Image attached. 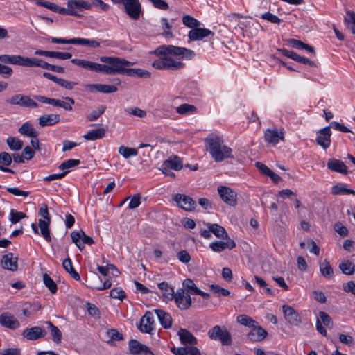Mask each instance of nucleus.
I'll return each mask as SVG.
<instances>
[{"label":"nucleus","mask_w":355,"mask_h":355,"mask_svg":"<svg viewBox=\"0 0 355 355\" xmlns=\"http://www.w3.org/2000/svg\"><path fill=\"white\" fill-rule=\"evenodd\" d=\"M105 111V106L101 105L98 110H93L87 116L88 121H94L98 119Z\"/></svg>","instance_id":"55"},{"label":"nucleus","mask_w":355,"mask_h":355,"mask_svg":"<svg viewBox=\"0 0 355 355\" xmlns=\"http://www.w3.org/2000/svg\"><path fill=\"white\" fill-rule=\"evenodd\" d=\"M339 268L345 275H350L355 271V265L349 260H344L339 264Z\"/></svg>","instance_id":"47"},{"label":"nucleus","mask_w":355,"mask_h":355,"mask_svg":"<svg viewBox=\"0 0 355 355\" xmlns=\"http://www.w3.org/2000/svg\"><path fill=\"white\" fill-rule=\"evenodd\" d=\"M236 321L241 325L248 327L250 329L255 327L256 324H258V322L253 320L251 317L244 314L238 315L236 318Z\"/></svg>","instance_id":"42"},{"label":"nucleus","mask_w":355,"mask_h":355,"mask_svg":"<svg viewBox=\"0 0 355 355\" xmlns=\"http://www.w3.org/2000/svg\"><path fill=\"white\" fill-rule=\"evenodd\" d=\"M139 328L141 332L150 334L154 328V318L151 312L147 311L141 317Z\"/></svg>","instance_id":"18"},{"label":"nucleus","mask_w":355,"mask_h":355,"mask_svg":"<svg viewBox=\"0 0 355 355\" xmlns=\"http://www.w3.org/2000/svg\"><path fill=\"white\" fill-rule=\"evenodd\" d=\"M207 226L208 227V229H209V231H211V233H213L216 237L221 239H225V238H229L225 229L223 227L219 225L218 224L207 223Z\"/></svg>","instance_id":"35"},{"label":"nucleus","mask_w":355,"mask_h":355,"mask_svg":"<svg viewBox=\"0 0 355 355\" xmlns=\"http://www.w3.org/2000/svg\"><path fill=\"white\" fill-rule=\"evenodd\" d=\"M80 163L79 159H69L63 162L59 166L58 168L60 170H65L69 168L77 166Z\"/></svg>","instance_id":"56"},{"label":"nucleus","mask_w":355,"mask_h":355,"mask_svg":"<svg viewBox=\"0 0 355 355\" xmlns=\"http://www.w3.org/2000/svg\"><path fill=\"white\" fill-rule=\"evenodd\" d=\"M316 144L323 149H327L331 144V130L330 127H324L319 130L316 133Z\"/></svg>","instance_id":"12"},{"label":"nucleus","mask_w":355,"mask_h":355,"mask_svg":"<svg viewBox=\"0 0 355 355\" xmlns=\"http://www.w3.org/2000/svg\"><path fill=\"white\" fill-rule=\"evenodd\" d=\"M119 153L124 158L127 159L130 157L137 156L138 155V150L136 148L121 146L119 148Z\"/></svg>","instance_id":"50"},{"label":"nucleus","mask_w":355,"mask_h":355,"mask_svg":"<svg viewBox=\"0 0 355 355\" xmlns=\"http://www.w3.org/2000/svg\"><path fill=\"white\" fill-rule=\"evenodd\" d=\"M284 138V133L282 130L279 131L277 129H266L264 133L265 141L272 146L277 145L280 140Z\"/></svg>","instance_id":"13"},{"label":"nucleus","mask_w":355,"mask_h":355,"mask_svg":"<svg viewBox=\"0 0 355 355\" xmlns=\"http://www.w3.org/2000/svg\"><path fill=\"white\" fill-rule=\"evenodd\" d=\"M85 88L90 92L96 91L103 94L114 93L117 91L116 86L105 84H87L85 85Z\"/></svg>","instance_id":"20"},{"label":"nucleus","mask_w":355,"mask_h":355,"mask_svg":"<svg viewBox=\"0 0 355 355\" xmlns=\"http://www.w3.org/2000/svg\"><path fill=\"white\" fill-rule=\"evenodd\" d=\"M98 60L105 64H101L85 60L72 59L71 63L89 71L103 73L107 75L126 74L129 76L150 78V73L141 69L125 68L131 66L132 62L125 59L114 56H100Z\"/></svg>","instance_id":"1"},{"label":"nucleus","mask_w":355,"mask_h":355,"mask_svg":"<svg viewBox=\"0 0 355 355\" xmlns=\"http://www.w3.org/2000/svg\"><path fill=\"white\" fill-rule=\"evenodd\" d=\"M182 286L184 291H186L187 292V294L189 295H196L197 294V291L199 290V288L196 286L193 281L191 279H186L182 282Z\"/></svg>","instance_id":"46"},{"label":"nucleus","mask_w":355,"mask_h":355,"mask_svg":"<svg viewBox=\"0 0 355 355\" xmlns=\"http://www.w3.org/2000/svg\"><path fill=\"white\" fill-rule=\"evenodd\" d=\"M155 311L161 325L164 329H169L172 324V318L170 314L162 309H155Z\"/></svg>","instance_id":"31"},{"label":"nucleus","mask_w":355,"mask_h":355,"mask_svg":"<svg viewBox=\"0 0 355 355\" xmlns=\"http://www.w3.org/2000/svg\"><path fill=\"white\" fill-rule=\"evenodd\" d=\"M210 288L214 293L218 295L228 296L230 294V292L227 289L223 288L217 284H211Z\"/></svg>","instance_id":"60"},{"label":"nucleus","mask_w":355,"mask_h":355,"mask_svg":"<svg viewBox=\"0 0 355 355\" xmlns=\"http://www.w3.org/2000/svg\"><path fill=\"white\" fill-rule=\"evenodd\" d=\"M206 149L215 162H221L232 158L231 148L224 144L223 139L217 135L210 134L205 139Z\"/></svg>","instance_id":"2"},{"label":"nucleus","mask_w":355,"mask_h":355,"mask_svg":"<svg viewBox=\"0 0 355 355\" xmlns=\"http://www.w3.org/2000/svg\"><path fill=\"white\" fill-rule=\"evenodd\" d=\"M67 6L69 8H71L72 10H78L82 11L83 10L90 9L92 4L85 0H69Z\"/></svg>","instance_id":"32"},{"label":"nucleus","mask_w":355,"mask_h":355,"mask_svg":"<svg viewBox=\"0 0 355 355\" xmlns=\"http://www.w3.org/2000/svg\"><path fill=\"white\" fill-rule=\"evenodd\" d=\"M146 346L134 339L130 340L128 344L129 350L132 354H139Z\"/></svg>","instance_id":"49"},{"label":"nucleus","mask_w":355,"mask_h":355,"mask_svg":"<svg viewBox=\"0 0 355 355\" xmlns=\"http://www.w3.org/2000/svg\"><path fill=\"white\" fill-rule=\"evenodd\" d=\"M319 316L320 318V320L321 321L322 323L324 324V326H326L327 328H332V319L326 312L320 311Z\"/></svg>","instance_id":"57"},{"label":"nucleus","mask_w":355,"mask_h":355,"mask_svg":"<svg viewBox=\"0 0 355 355\" xmlns=\"http://www.w3.org/2000/svg\"><path fill=\"white\" fill-rule=\"evenodd\" d=\"M176 111L180 114L186 115L196 113L197 107L193 105L184 103L178 107Z\"/></svg>","instance_id":"48"},{"label":"nucleus","mask_w":355,"mask_h":355,"mask_svg":"<svg viewBox=\"0 0 355 355\" xmlns=\"http://www.w3.org/2000/svg\"><path fill=\"white\" fill-rule=\"evenodd\" d=\"M72 241L76 244L77 248L82 250L85 248V244L92 245L94 243L93 239L80 230V232L73 231L71 233Z\"/></svg>","instance_id":"10"},{"label":"nucleus","mask_w":355,"mask_h":355,"mask_svg":"<svg viewBox=\"0 0 355 355\" xmlns=\"http://www.w3.org/2000/svg\"><path fill=\"white\" fill-rule=\"evenodd\" d=\"M173 199L178 207L185 211H191L196 208V202L189 196L178 193L173 196Z\"/></svg>","instance_id":"9"},{"label":"nucleus","mask_w":355,"mask_h":355,"mask_svg":"<svg viewBox=\"0 0 355 355\" xmlns=\"http://www.w3.org/2000/svg\"><path fill=\"white\" fill-rule=\"evenodd\" d=\"M6 144L9 146L10 149L12 150H19L23 147V141L15 137H9L6 139Z\"/></svg>","instance_id":"45"},{"label":"nucleus","mask_w":355,"mask_h":355,"mask_svg":"<svg viewBox=\"0 0 355 355\" xmlns=\"http://www.w3.org/2000/svg\"><path fill=\"white\" fill-rule=\"evenodd\" d=\"M226 241H217L212 242L210 243V248L216 252H220L225 250V249L232 250L236 247V243L232 239L225 238Z\"/></svg>","instance_id":"19"},{"label":"nucleus","mask_w":355,"mask_h":355,"mask_svg":"<svg viewBox=\"0 0 355 355\" xmlns=\"http://www.w3.org/2000/svg\"><path fill=\"white\" fill-rule=\"evenodd\" d=\"M158 288L162 291V295L169 300H173L176 295L173 288L170 286L166 282L158 284Z\"/></svg>","instance_id":"38"},{"label":"nucleus","mask_w":355,"mask_h":355,"mask_svg":"<svg viewBox=\"0 0 355 355\" xmlns=\"http://www.w3.org/2000/svg\"><path fill=\"white\" fill-rule=\"evenodd\" d=\"M0 324L3 327L10 329H16L20 326L19 320L8 312H4L0 315Z\"/></svg>","instance_id":"17"},{"label":"nucleus","mask_w":355,"mask_h":355,"mask_svg":"<svg viewBox=\"0 0 355 355\" xmlns=\"http://www.w3.org/2000/svg\"><path fill=\"white\" fill-rule=\"evenodd\" d=\"M162 70H178L183 69L184 63L173 59L169 55H163Z\"/></svg>","instance_id":"22"},{"label":"nucleus","mask_w":355,"mask_h":355,"mask_svg":"<svg viewBox=\"0 0 355 355\" xmlns=\"http://www.w3.org/2000/svg\"><path fill=\"white\" fill-rule=\"evenodd\" d=\"M218 192L221 199L228 205L235 207L237 205V194L232 189L220 186Z\"/></svg>","instance_id":"8"},{"label":"nucleus","mask_w":355,"mask_h":355,"mask_svg":"<svg viewBox=\"0 0 355 355\" xmlns=\"http://www.w3.org/2000/svg\"><path fill=\"white\" fill-rule=\"evenodd\" d=\"M178 334L180 337V340L183 345H195L197 343L196 338L187 329H180Z\"/></svg>","instance_id":"30"},{"label":"nucleus","mask_w":355,"mask_h":355,"mask_svg":"<svg viewBox=\"0 0 355 355\" xmlns=\"http://www.w3.org/2000/svg\"><path fill=\"white\" fill-rule=\"evenodd\" d=\"M1 266L3 269L16 271L18 268L17 258L13 257L12 253L5 254L2 257Z\"/></svg>","instance_id":"24"},{"label":"nucleus","mask_w":355,"mask_h":355,"mask_svg":"<svg viewBox=\"0 0 355 355\" xmlns=\"http://www.w3.org/2000/svg\"><path fill=\"white\" fill-rule=\"evenodd\" d=\"M50 223H47V221L39 219L38 227H40V234L44 237L47 242L51 241V236L49 230Z\"/></svg>","instance_id":"39"},{"label":"nucleus","mask_w":355,"mask_h":355,"mask_svg":"<svg viewBox=\"0 0 355 355\" xmlns=\"http://www.w3.org/2000/svg\"><path fill=\"white\" fill-rule=\"evenodd\" d=\"M327 168L334 172L347 175L348 171L346 165L343 162L335 158L329 159L327 164Z\"/></svg>","instance_id":"23"},{"label":"nucleus","mask_w":355,"mask_h":355,"mask_svg":"<svg viewBox=\"0 0 355 355\" xmlns=\"http://www.w3.org/2000/svg\"><path fill=\"white\" fill-rule=\"evenodd\" d=\"M48 41H50L54 44H77L87 46L92 48H98L101 46V43L98 41L85 38H57L50 37L48 38Z\"/></svg>","instance_id":"6"},{"label":"nucleus","mask_w":355,"mask_h":355,"mask_svg":"<svg viewBox=\"0 0 355 355\" xmlns=\"http://www.w3.org/2000/svg\"><path fill=\"white\" fill-rule=\"evenodd\" d=\"M40 306L35 304H25L22 309V313L26 318H28L33 315L37 310L40 309Z\"/></svg>","instance_id":"54"},{"label":"nucleus","mask_w":355,"mask_h":355,"mask_svg":"<svg viewBox=\"0 0 355 355\" xmlns=\"http://www.w3.org/2000/svg\"><path fill=\"white\" fill-rule=\"evenodd\" d=\"M46 324L51 331L53 340L56 343H60L62 340V333L60 329L50 321L46 322Z\"/></svg>","instance_id":"43"},{"label":"nucleus","mask_w":355,"mask_h":355,"mask_svg":"<svg viewBox=\"0 0 355 355\" xmlns=\"http://www.w3.org/2000/svg\"><path fill=\"white\" fill-rule=\"evenodd\" d=\"M39 215L47 221V223H51V217L49 214L48 207L46 204H42L39 210Z\"/></svg>","instance_id":"62"},{"label":"nucleus","mask_w":355,"mask_h":355,"mask_svg":"<svg viewBox=\"0 0 355 355\" xmlns=\"http://www.w3.org/2000/svg\"><path fill=\"white\" fill-rule=\"evenodd\" d=\"M268 336V332L259 324L251 328L247 334V338L252 342H261L263 340Z\"/></svg>","instance_id":"16"},{"label":"nucleus","mask_w":355,"mask_h":355,"mask_svg":"<svg viewBox=\"0 0 355 355\" xmlns=\"http://www.w3.org/2000/svg\"><path fill=\"white\" fill-rule=\"evenodd\" d=\"M60 120V116L58 114H44L39 118L38 123L41 127L51 126L58 123Z\"/></svg>","instance_id":"27"},{"label":"nucleus","mask_w":355,"mask_h":355,"mask_svg":"<svg viewBox=\"0 0 355 355\" xmlns=\"http://www.w3.org/2000/svg\"><path fill=\"white\" fill-rule=\"evenodd\" d=\"M63 98L64 101L53 98L52 105L62 107L67 111H71L73 110L72 105L75 104V101L71 97H64Z\"/></svg>","instance_id":"33"},{"label":"nucleus","mask_w":355,"mask_h":355,"mask_svg":"<svg viewBox=\"0 0 355 355\" xmlns=\"http://www.w3.org/2000/svg\"><path fill=\"white\" fill-rule=\"evenodd\" d=\"M207 335L211 340L220 341L223 345L230 346L232 344L231 334L225 326H214L207 331Z\"/></svg>","instance_id":"4"},{"label":"nucleus","mask_w":355,"mask_h":355,"mask_svg":"<svg viewBox=\"0 0 355 355\" xmlns=\"http://www.w3.org/2000/svg\"><path fill=\"white\" fill-rule=\"evenodd\" d=\"M18 132L22 135L31 138H37L39 135V132L35 130L29 122L23 123L19 128Z\"/></svg>","instance_id":"34"},{"label":"nucleus","mask_w":355,"mask_h":355,"mask_svg":"<svg viewBox=\"0 0 355 355\" xmlns=\"http://www.w3.org/2000/svg\"><path fill=\"white\" fill-rule=\"evenodd\" d=\"M171 352L175 355H201L199 349L194 346L173 347Z\"/></svg>","instance_id":"28"},{"label":"nucleus","mask_w":355,"mask_h":355,"mask_svg":"<svg viewBox=\"0 0 355 355\" xmlns=\"http://www.w3.org/2000/svg\"><path fill=\"white\" fill-rule=\"evenodd\" d=\"M110 295L111 297L119 299L121 301L126 297L125 292L121 288H114L112 289Z\"/></svg>","instance_id":"58"},{"label":"nucleus","mask_w":355,"mask_h":355,"mask_svg":"<svg viewBox=\"0 0 355 355\" xmlns=\"http://www.w3.org/2000/svg\"><path fill=\"white\" fill-rule=\"evenodd\" d=\"M282 311L286 320L293 326H297L301 323V318L299 313L291 306L283 305Z\"/></svg>","instance_id":"14"},{"label":"nucleus","mask_w":355,"mask_h":355,"mask_svg":"<svg viewBox=\"0 0 355 355\" xmlns=\"http://www.w3.org/2000/svg\"><path fill=\"white\" fill-rule=\"evenodd\" d=\"M153 53L158 56L171 55L178 60H187L193 59L196 55L195 52L191 49L173 45H161L153 51Z\"/></svg>","instance_id":"3"},{"label":"nucleus","mask_w":355,"mask_h":355,"mask_svg":"<svg viewBox=\"0 0 355 355\" xmlns=\"http://www.w3.org/2000/svg\"><path fill=\"white\" fill-rule=\"evenodd\" d=\"M6 102L12 105H19L28 108H37L39 105L28 96L24 94H15L7 98Z\"/></svg>","instance_id":"7"},{"label":"nucleus","mask_w":355,"mask_h":355,"mask_svg":"<svg viewBox=\"0 0 355 355\" xmlns=\"http://www.w3.org/2000/svg\"><path fill=\"white\" fill-rule=\"evenodd\" d=\"M105 135V130L104 128H98L91 130L83 135V138L86 140L95 141L102 139Z\"/></svg>","instance_id":"37"},{"label":"nucleus","mask_w":355,"mask_h":355,"mask_svg":"<svg viewBox=\"0 0 355 355\" xmlns=\"http://www.w3.org/2000/svg\"><path fill=\"white\" fill-rule=\"evenodd\" d=\"M261 18L263 19H266L271 23H273V24H279L282 21V19H279L277 16H276L269 12L263 13L261 15Z\"/></svg>","instance_id":"63"},{"label":"nucleus","mask_w":355,"mask_h":355,"mask_svg":"<svg viewBox=\"0 0 355 355\" xmlns=\"http://www.w3.org/2000/svg\"><path fill=\"white\" fill-rule=\"evenodd\" d=\"M125 111L130 114H132L139 118H144L146 116V112L139 107L127 108Z\"/></svg>","instance_id":"61"},{"label":"nucleus","mask_w":355,"mask_h":355,"mask_svg":"<svg viewBox=\"0 0 355 355\" xmlns=\"http://www.w3.org/2000/svg\"><path fill=\"white\" fill-rule=\"evenodd\" d=\"M114 4H122L125 12L130 18L138 20L142 15V8L139 0H111Z\"/></svg>","instance_id":"5"},{"label":"nucleus","mask_w":355,"mask_h":355,"mask_svg":"<svg viewBox=\"0 0 355 355\" xmlns=\"http://www.w3.org/2000/svg\"><path fill=\"white\" fill-rule=\"evenodd\" d=\"M46 334V330L40 327H33L31 328H26L21 335L24 338L28 340H35L41 338H44Z\"/></svg>","instance_id":"15"},{"label":"nucleus","mask_w":355,"mask_h":355,"mask_svg":"<svg viewBox=\"0 0 355 355\" xmlns=\"http://www.w3.org/2000/svg\"><path fill=\"white\" fill-rule=\"evenodd\" d=\"M210 35H214V33L211 32L209 29L197 27L196 28L191 29L189 32L188 37L190 40L196 41L202 40L203 38L207 37Z\"/></svg>","instance_id":"21"},{"label":"nucleus","mask_w":355,"mask_h":355,"mask_svg":"<svg viewBox=\"0 0 355 355\" xmlns=\"http://www.w3.org/2000/svg\"><path fill=\"white\" fill-rule=\"evenodd\" d=\"M177 306L181 310H187L191 305V297L189 294H186L182 288H179L176 291V295L173 298Z\"/></svg>","instance_id":"11"},{"label":"nucleus","mask_w":355,"mask_h":355,"mask_svg":"<svg viewBox=\"0 0 355 355\" xmlns=\"http://www.w3.org/2000/svg\"><path fill=\"white\" fill-rule=\"evenodd\" d=\"M164 169L166 170L167 168L175 171H180L183 167V163L181 158L176 155L170 157L163 162Z\"/></svg>","instance_id":"26"},{"label":"nucleus","mask_w":355,"mask_h":355,"mask_svg":"<svg viewBox=\"0 0 355 355\" xmlns=\"http://www.w3.org/2000/svg\"><path fill=\"white\" fill-rule=\"evenodd\" d=\"M26 217V215L24 213L12 209L10 212L9 220L12 224H16Z\"/></svg>","instance_id":"53"},{"label":"nucleus","mask_w":355,"mask_h":355,"mask_svg":"<svg viewBox=\"0 0 355 355\" xmlns=\"http://www.w3.org/2000/svg\"><path fill=\"white\" fill-rule=\"evenodd\" d=\"M182 23L187 27L192 29L196 28L200 25V22L199 21L190 15H184L182 17Z\"/></svg>","instance_id":"51"},{"label":"nucleus","mask_w":355,"mask_h":355,"mask_svg":"<svg viewBox=\"0 0 355 355\" xmlns=\"http://www.w3.org/2000/svg\"><path fill=\"white\" fill-rule=\"evenodd\" d=\"M46 63V62L44 60L36 58H27L21 56L20 66L28 67H39L42 69H45Z\"/></svg>","instance_id":"29"},{"label":"nucleus","mask_w":355,"mask_h":355,"mask_svg":"<svg viewBox=\"0 0 355 355\" xmlns=\"http://www.w3.org/2000/svg\"><path fill=\"white\" fill-rule=\"evenodd\" d=\"M254 279H255L256 283L261 288H266L265 292H266V294H268L269 295H275L274 292L272 291L271 288H267V283L266 282V281L263 279H262V278L255 275L254 276Z\"/></svg>","instance_id":"59"},{"label":"nucleus","mask_w":355,"mask_h":355,"mask_svg":"<svg viewBox=\"0 0 355 355\" xmlns=\"http://www.w3.org/2000/svg\"><path fill=\"white\" fill-rule=\"evenodd\" d=\"M331 193L334 196L348 194L355 196V191L354 189L346 188L345 184L342 183H338L337 184L334 185L331 187Z\"/></svg>","instance_id":"36"},{"label":"nucleus","mask_w":355,"mask_h":355,"mask_svg":"<svg viewBox=\"0 0 355 355\" xmlns=\"http://www.w3.org/2000/svg\"><path fill=\"white\" fill-rule=\"evenodd\" d=\"M320 271L322 275L327 279L331 278L334 273L331 266L327 260L320 263Z\"/></svg>","instance_id":"44"},{"label":"nucleus","mask_w":355,"mask_h":355,"mask_svg":"<svg viewBox=\"0 0 355 355\" xmlns=\"http://www.w3.org/2000/svg\"><path fill=\"white\" fill-rule=\"evenodd\" d=\"M43 282L45 286L49 289L52 293H55L58 291V287L55 282L51 279V277L47 274L43 275Z\"/></svg>","instance_id":"52"},{"label":"nucleus","mask_w":355,"mask_h":355,"mask_svg":"<svg viewBox=\"0 0 355 355\" xmlns=\"http://www.w3.org/2000/svg\"><path fill=\"white\" fill-rule=\"evenodd\" d=\"M12 161V155H10L7 152H1L0 153V170L3 172H7L12 174H15V171L12 169L8 168L11 165Z\"/></svg>","instance_id":"25"},{"label":"nucleus","mask_w":355,"mask_h":355,"mask_svg":"<svg viewBox=\"0 0 355 355\" xmlns=\"http://www.w3.org/2000/svg\"><path fill=\"white\" fill-rule=\"evenodd\" d=\"M21 58L19 55H7L3 54L0 55V62L9 64L21 65Z\"/></svg>","instance_id":"40"},{"label":"nucleus","mask_w":355,"mask_h":355,"mask_svg":"<svg viewBox=\"0 0 355 355\" xmlns=\"http://www.w3.org/2000/svg\"><path fill=\"white\" fill-rule=\"evenodd\" d=\"M62 266L64 270L73 277L75 280L79 281L80 277L78 272L73 268L71 260L69 257L66 258L62 262Z\"/></svg>","instance_id":"41"},{"label":"nucleus","mask_w":355,"mask_h":355,"mask_svg":"<svg viewBox=\"0 0 355 355\" xmlns=\"http://www.w3.org/2000/svg\"><path fill=\"white\" fill-rule=\"evenodd\" d=\"M347 17L345 18V21L352 25L351 31L353 34H355V12H347Z\"/></svg>","instance_id":"64"}]
</instances>
